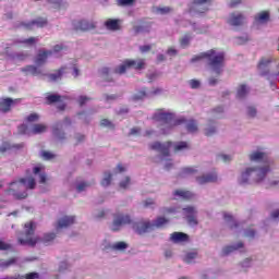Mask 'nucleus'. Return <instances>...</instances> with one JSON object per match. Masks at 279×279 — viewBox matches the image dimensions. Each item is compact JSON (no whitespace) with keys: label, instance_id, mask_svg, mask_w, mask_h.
<instances>
[{"label":"nucleus","instance_id":"obj_44","mask_svg":"<svg viewBox=\"0 0 279 279\" xmlns=\"http://www.w3.org/2000/svg\"><path fill=\"white\" fill-rule=\"evenodd\" d=\"M56 239V233H46L43 238L44 243H51Z\"/></svg>","mask_w":279,"mask_h":279},{"label":"nucleus","instance_id":"obj_27","mask_svg":"<svg viewBox=\"0 0 279 279\" xmlns=\"http://www.w3.org/2000/svg\"><path fill=\"white\" fill-rule=\"evenodd\" d=\"M64 71H66L65 66L60 68L56 71V73L49 74L48 77L50 82H58V80H62V75H64Z\"/></svg>","mask_w":279,"mask_h":279},{"label":"nucleus","instance_id":"obj_42","mask_svg":"<svg viewBox=\"0 0 279 279\" xmlns=\"http://www.w3.org/2000/svg\"><path fill=\"white\" fill-rule=\"evenodd\" d=\"M100 125L102 128H109V130H114V124L110 120H108V119H102L100 121Z\"/></svg>","mask_w":279,"mask_h":279},{"label":"nucleus","instance_id":"obj_36","mask_svg":"<svg viewBox=\"0 0 279 279\" xmlns=\"http://www.w3.org/2000/svg\"><path fill=\"white\" fill-rule=\"evenodd\" d=\"M195 258H197V252L186 253L184 257V263L191 264L193 263V260H195Z\"/></svg>","mask_w":279,"mask_h":279},{"label":"nucleus","instance_id":"obj_57","mask_svg":"<svg viewBox=\"0 0 279 279\" xmlns=\"http://www.w3.org/2000/svg\"><path fill=\"white\" fill-rule=\"evenodd\" d=\"M86 101H90V98L89 97H86V96H81L78 98V104L80 106H84L86 104Z\"/></svg>","mask_w":279,"mask_h":279},{"label":"nucleus","instance_id":"obj_19","mask_svg":"<svg viewBox=\"0 0 279 279\" xmlns=\"http://www.w3.org/2000/svg\"><path fill=\"white\" fill-rule=\"evenodd\" d=\"M21 25L22 27H25V29H34V25H37V27H45V25H47V19L38 17L37 20L29 23H22Z\"/></svg>","mask_w":279,"mask_h":279},{"label":"nucleus","instance_id":"obj_49","mask_svg":"<svg viewBox=\"0 0 279 279\" xmlns=\"http://www.w3.org/2000/svg\"><path fill=\"white\" fill-rule=\"evenodd\" d=\"M41 156L44 160H51L52 158H56V155L51 154L50 151L44 150L41 153Z\"/></svg>","mask_w":279,"mask_h":279},{"label":"nucleus","instance_id":"obj_45","mask_svg":"<svg viewBox=\"0 0 279 279\" xmlns=\"http://www.w3.org/2000/svg\"><path fill=\"white\" fill-rule=\"evenodd\" d=\"M190 43H191V36H189V35H185L184 37H182L181 39H180V45H181V47H189V45H190Z\"/></svg>","mask_w":279,"mask_h":279},{"label":"nucleus","instance_id":"obj_35","mask_svg":"<svg viewBox=\"0 0 279 279\" xmlns=\"http://www.w3.org/2000/svg\"><path fill=\"white\" fill-rule=\"evenodd\" d=\"M111 182H112V173L105 172V177L101 181V186H110Z\"/></svg>","mask_w":279,"mask_h":279},{"label":"nucleus","instance_id":"obj_3","mask_svg":"<svg viewBox=\"0 0 279 279\" xmlns=\"http://www.w3.org/2000/svg\"><path fill=\"white\" fill-rule=\"evenodd\" d=\"M23 184L26 189L34 191L36 189V179L34 177L21 178L19 181L11 182L5 191L7 195H12L14 199H27V191H23Z\"/></svg>","mask_w":279,"mask_h":279},{"label":"nucleus","instance_id":"obj_46","mask_svg":"<svg viewBox=\"0 0 279 279\" xmlns=\"http://www.w3.org/2000/svg\"><path fill=\"white\" fill-rule=\"evenodd\" d=\"M8 250H12V244L0 240V252H8Z\"/></svg>","mask_w":279,"mask_h":279},{"label":"nucleus","instance_id":"obj_26","mask_svg":"<svg viewBox=\"0 0 279 279\" xmlns=\"http://www.w3.org/2000/svg\"><path fill=\"white\" fill-rule=\"evenodd\" d=\"M105 27L107 29H110L111 32H117V29L121 28V26L119 25V20H112V19H109L105 22Z\"/></svg>","mask_w":279,"mask_h":279},{"label":"nucleus","instance_id":"obj_2","mask_svg":"<svg viewBox=\"0 0 279 279\" xmlns=\"http://www.w3.org/2000/svg\"><path fill=\"white\" fill-rule=\"evenodd\" d=\"M199 60H207L208 66L218 75H221L223 66H226V53L217 52L215 49L194 56L191 62H199Z\"/></svg>","mask_w":279,"mask_h":279},{"label":"nucleus","instance_id":"obj_21","mask_svg":"<svg viewBox=\"0 0 279 279\" xmlns=\"http://www.w3.org/2000/svg\"><path fill=\"white\" fill-rule=\"evenodd\" d=\"M185 130L190 133V134H195V132H197L199 130L198 125H197V120L195 119H190V120H185Z\"/></svg>","mask_w":279,"mask_h":279},{"label":"nucleus","instance_id":"obj_40","mask_svg":"<svg viewBox=\"0 0 279 279\" xmlns=\"http://www.w3.org/2000/svg\"><path fill=\"white\" fill-rule=\"evenodd\" d=\"M145 97H147V92H146L145 89H142V90H140L137 94H135V95L133 96V99H134L135 101H138V100H141V99H145Z\"/></svg>","mask_w":279,"mask_h":279},{"label":"nucleus","instance_id":"obj_50","mask_svg":"<svg viewBox=\"0 0 279 279\" xmlns=\"http://www.w3.org/2000/svg\"><path fill=\"white\" fill-rule=\"evenodd\" d=\"M134 1L136 0H118V5H134Z\"/></svg>","mask_w":279,"mask_h":279},{"label":"nucleus","instance_id":"obj_48","mask_svg":"<svg viewBox=\"0 0 279 279\" xmlns=\"http://www.w3.org/2000/svg\"><path fill=\"white\" fill-rule=\"evenodd\" d=\"M88 186H90L89 183L81 182L77 184L76 189H77L78 193H82V191H86V189H88Z\"/></svg>","mask_w":279,"mask_h":279},{"label":"nucleus","instance_id":"obj_9","mask_svg":"<svg viewBox=\"0 0 279 279\" xmlns=\"http://www.w3.org/2000/svg\"><path fill=\"white\" fill-rule=\"evenodd\" d=\"M132 223V217L128 214H116L113 216V222L111 225L112 232H119L123 226H130Z\"/></svg>","mask_w":279,"mask_h":279},{"label":"nucleus","instance_id":"obj_6","mask_svg":"<svg viewBox=\"0 0 279 279\" xmlns=\"http://www.w3.org/2000/svg\"><path fill=\"white\" fill-rule=\"evenodd\" d=\"M34 232H36V223H34V221L26 222L24 225V233H22V236L24 238L17 239L20 245L36 247V243L40 241V238L34 236Z\"/></svg>","mask_w":279,"mask_h":279},{"label":"nucleus","instance_id":"obj_52","mask_svg":"<svg viewBox=\"0 0 279 279\" xmlns=\"http://www.w3.org/2000/svg\"><path fill=\"white\" fill-rule=\"evenodd\" d=\"M245 236H247L248 239H254V236H256V231L252 228H248L245 231Z\"/></svg>","mask_w":279,"mask_h":279},{"label":"nucleus","instance_id":"obj_63","mask_svg":"<svg viewBox=\"0 0 279 279\" xmlns=\"http://www.w3.org/2000/svg\"><path fill=\"white\" fill-rule=\"evenodd\" d=\"M117 172H118V173H123V172H125V167H123V163H118V166H117Z\"/></svg>","mask_w":279,"mask_h":279},{"label":"nucleus","instance_id":"obj_8","mask_svg":"<svg viewBox=\"0 0 279 279\" xmlns=\"http://www.w3.org/2000/svg\"><path fill=\"white\" fill-rule=\"evenodd\" d=\"M129 69H135L136 71L145 69V59H126L122 62V64L113 70V73H116V75H123L128 72Z\"/></svg>","mask_w":279,"mask_h":279},{"label":"nucleus","instance_id":"obj_58","mask_svg":"<svg viewBox=\"0 0 279 279\" xmlns=\"http://www.w3.org/2000/svg\"><path fill=\"white\" fill-rule=\"evenodd\" d=\"M190 86H191V88H198L201 86V83L197 80H191Z\"/></svg>","mask_w":279,"mask_h":279},{"label":"nucleus","instance_id":"obj_18","mask_svg":"<svg viewBox=\"0 0 279 279\" xmlns=\"http://www.w3.org/2000/svg\"><path fill=\"white\" fill-rule=\"evenodd\" d=\"M73 223H75V216H64L63 218L59 219L57 230L69 228V226H73Z\"/></svg>","mask_w":279,"mask_h":279},{"label":"nucleus","instance_id":"obj_7","mask_svg":"<svg viewBox=\"0 0 279 279\" xmlns=\"http://www.w3.org/2000/svg\"><path fill=\"white\" fill-rule=\"evenodd\" d=\"M167 223H169V219L159 216L154 223L149 220L140 221L134 226V228L137 234H147V232H151L155 228H162L163 226H167Z\"/></svg>","mask_w":279,"mask_h":279},{"label":"nucleus","instance_id":"obj_62","mask_svg":"<svg viewBox=\"0 0 279 279\" xmlns=\"http://www.w3.org/2000/svg\"><path fill=\"white\" fill-rule=\"evenodd\" d=\"M136 134H141V129L140 128H133L131 129L130 135L134 136Z\"/></svg>","mask_w":279,"mask_h":279},{"label":"nucleus","instance_id":"obj_54","mask_svg":"<svg viewBox=\"0 0 279 279\" xmlns=\"http://www.w3.org/2000/svg\"><path fill=\"white\" fill-rule=\"evenodd\" d=\"M256 108H254V107H248L247 108V116L248 117H251L252 119L254 118V117H256Z\"/></svg>","mask_w":279,"mask_h":279},{"label":"nucleus","instance_id":"obj_37","mask_svg":"<svg viewBox=\"0 0 279 279\" xmlns=\"http://www.w3.org/2000/svg\"><path fill=\"white\" fill-rule=\"evenodd\" d=\"M15 263H16V257H12L9 260H1L0 269H1V267L5 269V268L14 265Z\"/></svg>","mask_w":279,"mask_h":279},{"label":"nucleus","instance_id":"obj_31","mask_svg":"<svg viewBox=\"0 0 279 279\" xmlns=\"http://www.w3.org/2000/svg\"><path fill=\"white\" fill-rule=\"evenodd\" d=\"M60 128H62V123L59 122L53 126L52 133L57 138H59V141H64L65 134L60 130Z\"/></svg>","mask_w":279,"mask_h":279},{"label":"nucleus","instance_id":"obj_17","mask_svg":"<svg viewBox=\"0 0 279 279\" xmlns=\"http://www.w3.org/2000/svg\"><path fill=\"white\" fill-rule=\"evenodd\" d=\"M213 3V0H194L193 5L199 14H204V12H208V5Z\"/></svg>","mask_w":279,"mask_h":279},{"label":"nucleus","instance_id":"obj_30","mask_svg":"<svg viewBox=\"0 0 279 279\" xmlns=\"http://www.w3.org/2000/svg\"><path fill=\"white\" fill-rule=\"evenodd\" d=\"M60 101H62V96L58 94H49L48 96H46V104L48 106H51V104H58Z\"/></svg>","mask_w":279,"mask_h":279},{"label":"nucleus","instance_id":"obj_13","mask_svg":"<svg viewBox=\"0 0 279 279\" xmlns=\"http://www.w3.org/2000/svg\"><path fill=\"white\" fill-rule=\"evenodd\" d=\"M274 62V59L271 58H262L257 64V69L259 71V75L262 77H265L266 75H269V64Z\"/></svg>","mask_w":279,"mask_h":279},{"label":"nucleus","instance_id":"obj_33","mask_svg":"<svg viewBox=\"0 0 279 279\" xmlns=\"http://www.w3.org/2000/svg\"><path fill=\"white\" fill-rule=\"evenodd\" d=\"M45 132H47V125L45 124H35L32 130L33 134H43Z\"/></svg>","mask_w":279,"mask_h":279},{"label":"nucleus","instance_id":"obj_5","mask_svg":"<svg viewBox=\"0 0 279 279\" xmlns=\"http://www.w3.org/2000/svg\"><path fill=\"white\" fill-rule=\"evenodd\" d=\"M151 119L153 121H157V123L168 125V130H173V128H178V125H182L186 122V119H175V114L167 112L165 109H157Z\"/></svg>","mask_w":279,"mask_h":279},{"label":"nucleus","instance_id":"obj_22","mask_svg":"<svg viewBox=\"0 0 279 279\" xmlns=\"http://www.w3.org/2000/svg\"><path fill=\"white\" fill-rule=\"evenodd\" d=\"M250 93V88L245 84L239 85L236 89V99H245L247 94Z\"/></svg>","mask_w":279,"mask_h":279},{"label":"nucleus","instance_id":"obj_14","mask_svg":"<svg viewBox=\"0 0 279 279\" xmlns=\"http://www.w3.org/2000/svg\"><path fill=\"white\" fill-rule=\"evenodd\" d=\"M74 28L76 32H90V29H95V22L81 20L74 23Z\"/></svg>","mask_w":279,"mask_h":279},{"label":"nucleus","instance_id":"obj_53","mask_svg":"<svg viewBox=\"0 0 279 279\" xmlns=\"http://www.w3.org/2000/svg\"><path fill=\"white\" fill-rule=\"evenodd\" d=\"M25 279H38L40 275L38 272H28L24 276Z\"/></svg>","mask_w":279,"mask_h":279},{"label":"nucleus","instance_id":"obj_61","mask_svg":"<svg viewBox=\"0 0 279 279\" xmlns=\"http://www.w3.org/2000/svg\"><path fill=\"white\" fill-rule=\"evenodd\" d=\"M154 199L153 198H147L145 202H144V206L145 208H148V206H154Z\"/></svg>","mask_w":279,"mask_h":279},{"label":"nucleus","instance_id":"obj_60","mask_svg":"<svg viewBox=\"0 0 279 279\" xmlns=\"http://www.w3.org/2000/svg\"><path fill=\"white\" fill-rule=\"evenodd\" d=\"M47 182V174L40 173L39 174V184H45Z\"/></svg>","mask_w":279,"mask_h":279},{"label":"nucleus","instance_id":"obj_16","mask_svg":"<svg viewBox=\"0 0 279 279\" xmlns=\"http://www.w3.org/2000/svg\"><path fill=\"white\" fill-rule=\"evenodd\" d=\"M49 56H53V50H39L35 58V64H37V66H43V64L47 62Z\"/></svg>","mask_w":279,"mask_h":279},{"label":"nucleus","instance_id":"obj_55","mask_svg":"<svg viewBox=\"0 0 279 279\" xmlns=\"http://www.w3.org/2000/svg\"><path fill=\"white\" fill-rule=\"evenodd\" d=\"M157 12H159V14H169V12H171V8L169 7L159 8L157 9Z\"/></svg>","mask_w":279,"mask_h":279},{"label":"nucleus","instance_id":"obj_51","mask_svg":"<svg viewBox=\"0 0 279 279\" xmlns=\"http://www.w3.org/2000/svg\"><path fill=\"white\" fill-rule=\"evenodd\" d=\"M39 116L37 113H31L27 118L26 121H28V123H34V121H38Z\"/></svg>","mask_w":279,"mask_h":279},{"label":"nucleus","instance_id":"obj_64","mask_svg":"<svg viewBox=\"0 0 279 279\" xmlns=\"http://www.w3.org/2000/svg\"><path fill=\"white\" fill-rule=\"evenodd\" d=\"M134 33L135 34H141L143 32H145V28L143 26H134Z\"/></svg>","mask_w":279,"mask_h":279},{"label":"nucleus","instance_id":"obj_23","mask_svg":"<svg viewBox=\"0 0 279 279\" xmlns=\"http://www.w3.org/2000/svg\"><path fill=\"white\" fill-rule=\"evenodd\" d=\"M269 11H262L255 15L254 21L255 23H267L269 22Z\"/></svg>","mask_w":279,"mask_h":279},{"label":"nucleus","instance_id":"obj_1","mask_svg":"<svg viewBox=\"0 0 279 279\" xmlns=\"http://www.w3.org/2000/svg\"><path fill=\"white\" fill-rule=\"evenodd\" d=\"M251 162H260L264 165L263 167L257 168H247L244 172L241 174L240 184H247L250 178L253 175L254 182L256 184L263 182L265 178H267V172L270 171L269 168V156H267L266 153L263 151H253L250 155Z\"/></svg>","mask_w":279,"mask_h":279},{"label":"nucleus","instance_id":"obj_43","mask_svg":"<svg viewBox=\"0 0 279 279\" xmlns=\"http://www.w3.org/2000/svg\"><path fill=\"white\" fill-rule=\"evenodd\" d=\"M197 169L193 167H187L182 169V175H193V173H196Z\"/></svg>","mask_w":279,"mask_h":279},{"label":"nucleus","instance_id":"obj_29","mask_svg":"<svg viewBox=\"0 0 279 279\" xmlns=\"http://www.w3.org/2000/svg\"><path fill=\"white\" fill-rule=\"evenodd\" d=\"M241 247H243V242H239L235 246L228 245L222 250V256H228V254H232V252L241 250Z\"/></svg>","mask_w":279,"mask_h":279},{"label":"nucleus","instance_id":"obj_34","mask_svg":"<svg viewBox=\"0 0 279 279\" xmlns=\"http://www.w3.org/2000/svg\"><path fill=\"white\" fill-rule=\"evenodd\" d=\"M111 250H114L116 252H123V250H128V243L117 242L111 245Z\"/></svg>","mask_w":279,"mask_h":279},{"label":"nucleus","instance_id":"obj_25","mask_svg":"<svg viewBox=\"0 0 279 279\" xmlns=\"http://www.w3.org/2000/svg\"><path fill=\"white\" fill-rule=\"evenodd\" d=\"M174 197H181V199H193V193L186 190H177L173 193Z\"/></svg>","mask_w":279,"mask_h":279},{"label":"nucleus","instance_id":"obj_12","mask_svg":"<svg viewBox=\"0 0 279 279\" xmlns=\"http://www.w3.org/2000/svg\"><path fill=\"white\" fill-rule=\"evenodd\" d=\"M21 99H12V98H0V112H10L16 104H19Z\"/></svg>","mask_w":279,"mask_h":279},{"label":"nucleus","instance_id":"obj_10","mask_svg":"<svg viewBox=\"0 0 279 279\" xmlns=\"http://www.w3.org/2000/svg\"><path fill=\"white\" fill-rule=\"evenodd\" d=\"M183 216L185 217L189 226H197V209L193 206H187L183 208Z\"/></svg>","mask_w":279,"mask_h":279},{"label":"nucleus","instance_id":"obj_59","mask_svg":"<svg viewBox=\"0 0 279 279\" xmlns=\"http://www.w3.org/2000/svg\"><path fill=\"white\" fill-rule=\"evenodd\" d=\"M140 50L142 53H147V51H151V46L149 45L142 46L140 47Z\"/></svg>","mask_w":279,"mask_h":279},{"label":"nucleus","instance_id":"obj_38","mask_svg":"<svg viewBox=\"0 0 279 279\" xmlns=\"http://www.w3.org/2000/svg\"><path fill=\"white\" fill-rule=\"evenodd\" d=\"M38 37H29L27 39H23L21 43L22 45H28L29 47L36 45L38 43Z\"/></svg>","mask_w":279,"mask_h":279},{"label":"nucleus","instance_id":"obj_20","mask_svg":"<svg viewBox=\"0 0 279 279\" xmlns=\"http://www.w3.org/2000/svg\"><path fill=\"white\" fill-rule=\"evenodd\" d=\"M170 239L172 243H186L189 242V234L177 231L170 234Z\"/></svg>","mask_w":279,"mask_h":279},{"label":"nucleus","instance_id":"obj_47","mask_svg":"<svg viewBox=\"0 0 279 279\" xmlns=\"http://www.w3.org/2000/svg\"><path fill=\"white\" fill-rule=\"evenodd\" d=\"M131 179L130 177H125L119 184L120 189H128L130 186Z\"/></svg>","mask_w":279,"mask_h":279},{"label":"nucleus","instance_id":"obj_56","mask_svg":"<svg viewBox=\"0 0 279 279\" xmlns=\"http://www.w3.org/2000/svg\"><path fill=\"white\" fill-rule=\"evenodd\" d=\"M106 101H116V99H119V96L117 94L112 95H105Z\"/></svg>","mask_w":279,"mask_h":279},{"label":"nucleus","instance_id":"obj_4","mask_svg":"<svg viewBox=\"0 0 279 279\" xmlns=\"http://www.w3.org/2000/svg\"><path fill=\"white\" fill-rule=\"evenodd\" d=\"M172 144L173 142H154L153 144L149 145V147L150 149H153V151H159V154H161V156H163L165 158L171 156V147H173L175 154H178V151L191 149V145H189V142H177L173 145Z\"/></svg>","mask_w":279,"mask_h":279},{"label":"nucleus","instance_id":"obj_11","mask_svg":"<svg viewBox=\"0 0 279 279\" xmlns=\"http://www.w3.org/2000/svg\"><path fill=\"white\" fill-rule=\"evenodd\" d=\"M227 23L232 27H243V24L245 23V15H243V13H231Z\"/></svg>","mask_w":279,"mask_h":279},{"label":"nucleus","instance_id":"obj_32","mask_svg":"<svg viewBox=\"0 0 279 279\" xmlns=\"http://www.w3.org/2000/svg\"><path fill=\"white\" fill-rule=\"evenodd\" d=\"M100 75L105 80V82H114L112 76H110V68H102L100 70Z\"/></svg>","mask_w":279,"mask_h":279},{"label":"nucleus","instance_id":"obj_28","mask_svg":"<svg viewBox=\"0 0 279 279\" xmlns=\"http://www.w3.org/2000/svg\"><path fill=\"white\" fill-rule=\"evenodd\" d=\"M22 73H26V75H40V70L36 65H26L22 68Z\"/></svg>","mask_w":279,"mask_h":279},{"label":"nucleus","instance_id":"obj_41","mask_svg":"<svg viewBox=\"0 0 279 279\" xmlns=\"http://www.w3.org/2000/svg\"><path fill=\"white\" fill-rule=\"evenodd\" d=\"M163 213L166 214V215H175V214H178V213H180V207H166V208H163Z\"/></svg>","mask_w":279,"mask_h":279},{"label":"nucleus","instance_id":"obj_15","mask_svg":"<svg viewBox=\"0 0 279 279\" xmlns=\"http://www.w3.org/2000/svg\"><path fill=\"white\" fill-rule=\"evenodd\" d=\"M217 180H218L217 172H210L196 178L197 184H201V185L210 184L213 182H217Z\"/></svg>","mask_w":279,"mask_h":279},{"label":"nucleus","instance_id":"obj_39","mask_svg":"<svg viewBox=\"0 0 279 279\" xmlns=\"http://www.w3.org/2000/svg\"><path fill=\"white\" fill-rule=\"evenodd\" d=\"M214 134H217V128L209 123L208 128L205 129V136H213Z\"/></svg>","mask_w":279,"mask_h":279},{"label":"nucleus","instance_id":"obj_24","mask_svg":"<svg viewBox=\"0 0 279 279\" xmlns=\"http://www.w3.org/2000/svg\"><path fill=\"white\" fill-rule=\"evenodd\" d=\"M23 147H24L23 144H17V145L11 146L10 143L4 142V143H2V145L0 146V153H1V154H5V151H10V149H23Z\"/></svg>","mask_w":279,"mask_h":279}]
</instances>
